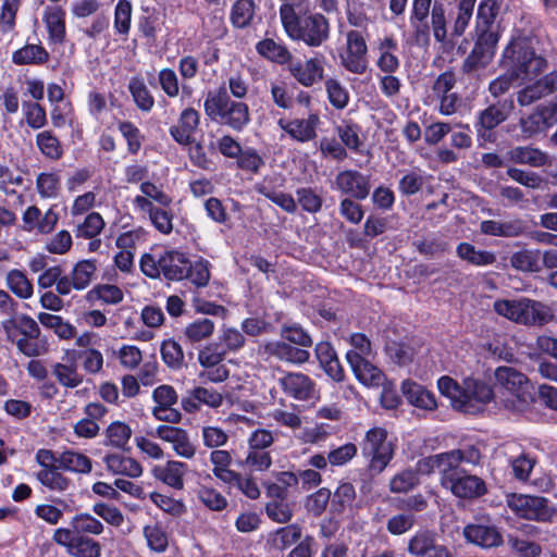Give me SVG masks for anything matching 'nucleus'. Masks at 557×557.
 Wrapping results in <instances>:
<instances>
[{"instance_id": "28", "label": "nucleus", "mask_w": 557, "mask_h": 557, "mask_svg": "<svg viewBox=\"0 0 557 557\" xmlns=\"http://www.w3.org/2000/svg\"><path fill=\"white\" fill-rule=\"evenodd\" d=\"M103 462L108 471L117 475L136 479L144 472L141 465L136 459L120 453L107 454L103 457Z\"/></svg>"}, {"instance_id": "60", "label": "nucleus", "mask_w": 557, "mask_h": 557, "mask_svg": "<svg viewBox=\"0 0 557 557\" xmlns=\"http://www.w3.org/2000/svg\"><path fill=\"white\" fill-rule=\"evenodd\" d=\"M107 443L117 448H123L132 435L131 428L120 421L111 423L107 429Z\"/></svg>"}, {"instance_id": "41", "label": "nucleus", "mask_w": 557, "mask_h": 557, "mask_svg": "<svg viewBox=\"0 0 557 557\" xmlns=\"http://www.w3.org/2000/svg\"><path fill=\"white\" fill-rule=\"evenodd\" d=\"M356 499V490L350 482H341L336 487L331 502L332 510L336 513L351 509Z\"/></svg>"}, {"instance_id": "40", "label": "nucleus", "mask_w": 557, "mask_h": 557, "mask_svg": "<svg viewBox=\"0 0 557 557\" xmlns=\"http://www.w3.org/2000/svg\"><path fill=\"white\" fill-rule=\"evenodd\" d=\"M36 189L42 199H55L61 191L58 172H42L36 178Z\"/></svg>"}, {"instance_id": "3", "label": "nucleus", "mask_w": 557, "mask_h": 557, "mask_svg": "<svg viewBox=\"0 0 557 557\" xmlns=\"http://www.w3.org/2000/svg\"><path fill=\"white\" fill-rule=\"evenodd\" d=\"M206 115L214 123L242 132L250 123L247 103L231 99L225 87L210 90L203 102Z\"/></svg>"}, {"instance_id": "13", "label": "nucleus", "mask_w": 557, "mask_h": 557, "mask_svg": "<svg viewBox=\"0 0 557 557\" xmlns=\"http://www.w3.org/2000/svg\"><path fill=\"white\" fill-rule=\"evenodd\" d=\"M498 41L496 33L476 35L474 47L462 64L463 72L472 73L485 67L492 61Z\"/></svg>"}, {"instance_id": "20", "label": "nucleus", "mask_w": 557, "mask_h": 557, "mask_svg": "<svg viewBox=\"0 0 557 557\" xmlns=\"http://www.w3.org/2000/svg\"><path fill=\"white\" fill-rule=\"evenodd\" d=\"M346 359L356 377L366 386H380L385 377L382 371L372 364L369 358L362 359L355 354H346Z\"/></svg>"}, {"instance_id": "51", "label": "nucleus", "mask_w": 557, "mask_h": 557, "mask_svg": "<svg viewBox=\"0 0 557 557\" xmlns=\"http://www.w3.org/2000/svg\"><path fill=\"white\" fill-rule=\"evenodd\" d=\"M36 144L44 156L51 160H58L62 156V148L59 139L51 131H44L37 134Z\"/></svg>"}, {"instance_id": "46", "label": "nucleus", "mask_w": 557, "mask_h": 557, "mask_svg": "<svg viewBox=\"0 0 557 557\" xmlns=\"http://www.w3.org/2000/svg\"><path fill=\"white\" fill-rule=\"evenodd\" d=\"M128 90L138 109L144 112H149L152 109L154 99L141 78L133 77L129 81Z\"/></svg>"}, {"instance_id": "56", "label": "nucleus", "mask_w": 557, "mask_h": 557, "mask_svg": "<svg viewBox=\"0 0 557 557\" xmlns=\"http://www.w3.org/2000/svg\"><path fill=\"white\" fill-rule=\"evenodd\" d=\"M144 536L151 550L162 553L166 549L169 544L168 534L158 523L146 525Z\"/></svg>"}, {"instance_id": "64", "label": "nucleus", "mask_w": 557, "mask_h": 557, "mask_svg": "<svg viewBox=\"0 0 557 557\" xmlns=\"http://www.w3.org/2000/svg\"><path fill=\"white\" fill-rule=\"evenodd\" d=\"M331 496L332 493L329 488L321 487L307 497L305 506L310 513L320 516L326 509Z\"/></svg>"}, {"instance_id": "31", "label": "nucleus", "mask_w": 557, "mask_h": 557, "mask_svg": "<svg viewBox=\"0 0 557 557\" xmlns=\"http://www.w3.org/2000/svg\"><path fill=\"white\" fill-rule=\"evenodd\" d=\"M301 537V528L296 524H288L271 532L267 537V546L271 552H283Z\"/></svg>"}, {"instance_id": "44", "label": "nucleus", "mask_w": 557, "mask_h": 557, "mask_svg": "<svg viewBox=\"0 0 557 557\" xmlns=\"http://www.w3.org/2000/svg\"><path fill=\"white\" fill-rule=\"evenodd\" d=\"M510 264L522 272H540V250L523 249L512 253Z\"/></svg>"}, {"instance_id": "52", "label": "nucleus", "mask_w": 557, "mask_h": 557, "mask_svg": "<svg viewBox=\"0 0 557 557\" xmlns=\"http://www.w3.org/2000/svg\"><path fill=\"white\" fill-rule=\"evenodd\" d=\"M419 483L414 470L406 469L396 473L389 481V491L395 494L408 493Z\"/></svg>"}, {"instance_id": "36", "label": "nucleus", "mask_w": 557, "mask_h": 557, "mask_svg": "<svg viewBox=\"0 0 557 557\" xmlns=\"http://www.w3.org/2000/svg\"><path fill=\"white\" fill-rule=\"evenodd\" d=\"M256 15L253 0H236L232 5L230 20L234 27L246 28L251 25Z\"/></svg>"}, {"instance_id": "15", "label": "nucleus", "mask_w": 557, "mask_h": 557, "mask_svg": "<svg viewBox=\"0 0 557 557\" xmlns=\"http://www.w3.org/2000/svg\"><path fill=\"white\" fill-rule=\"evenodd\" d=\"M333 188L347 198L364 200L371 190L370 177L356 170H343L336 174Z\"/></svg>"}, {"instance_id": "59", "label": "nucleus", "mask_w": 557, "mask_h": 557, "mask_svg": "<svg viewBox=\"0 0 557 557\" xmlns=\"http://www.w3.org/2000/svg\"><path fill=\"white\" fill-rule=\"evenodd\" d=\"M226 356V350L218 343L203 347L198 352V361L203 368H214L220 364Z\"/></svg>"}, {"instance_id": "47", "label": "nucleus", "mask_w": 557, "mask_h": 557, "mask_svg": "<svg viewBox=\"0 0 557 557\" xmlns=\"http://www.w3.org/2000/svg\"><path fill=\"white\" fill-rule=\"evenodd\" d=\"M196 494L198 500L209 510L222 511L228 505L226 497L213 487L200 485Z\"/></svg>"}, {"instance_id": "25", "label": "nucleus", "mask_w": 557, "mask_h": 557, "mask_svg": "<svg viewBox=\"0 0 557 557\" xmlns=\"http://www.w3.org/2000/svg\"><path fill=\"white\" fill-rule=\"evenodd\" d=\"M447 482L448 485L445 488L450 490L455 496L460 498L478 497L485 493L484 482L476 475L466 474L463 470Z\"/></svg>"}, {"instance_id": "29", "label": "nucleus", "mask_w": 557, "mask_h": 557, "mask_svg": "<svg viewBox=\"0 0 557 557\" xmlns=\"http://www.w3.org/2000/svg\"><path fill=\"white\" fill-rule=\"evenodd\" d=\"M264 350L269 356L276 357L277 359L301 364L309 360L310 354L304 348L294 347L285 342L275 341L264 345Z\"/></svg>"}, {"instance_id": "8", "label": "nucleus", "mask_w": 557, "mask_h": 557, "mask_svg": "<svg viewBox=\"0 0 557 557\" xmlns=\"http://www.w3.org/2000/svg\"><path fill=\"white\" fill-rule=\"evenodd\" d=\"M506 504L516 516L523 519L546 520L550 516L547 500L540 496L512 493L506 496Z\"/></svg>"}, {"instance_id": "27", "label": "nucleus", "mask_w": 557, "mask_h": 557, "mask_svg": "<svg viewBox=\"0 0 557 557\" xmlns=\"http://www.w3.org/2000/svg\"><path fill=\"white\" fill-rule=\"evenodd\" d=\"M499 10L500 4L497 0H482L480 2L476 13V35L496 33L500 36L499 26L495 24Z\"/></svg>"}, {"instance_id": "16", "label": "nucleus", "mask_w": 557, "mask_h": 557, "mask_svg": "<svg viewBox=\"0 0 557 557\" xmlns=\"http://www.w3.org/2000/svg\"><path fill=\"white\" fill-rule=\"evenodd\" d=\"M154 435L170 443L172 449L178 457L185 459H193L195 457L197 447L184 429L171 425H159L154 431Z\"/></svg>"}, {"instance_id": "37", "label": "nucleus", "mask_w": 557, "mask_h": 557, "mask_svg": "<svg viewBox=\"0 0 557 557\" xmlns=\"http://www.w3.org/2000/svg\"><path fill=\"white\" fill-rule=\"evenodd\" d=\"M58 460L59 468L70 472L89 473L91 471L90 458L78 451H63L59 454Z\"/></svg>"}, {"instance_id": "38", "label": "nucleus", "mask_w": 557, "mask_h": 557, "mask_svg": "<svg viewBox=\"0 0 557 557\" xmlns=\"http://www.w3.org/2000/svg\"><path fill=\"white\" fill-rule=\"evenodd\" d=\"M48 59V52L40 45H26L12 54V61L17 65L42 64L47 62Z\"/></svg>"}, {"instance_id": "21", "label": "nucleus", "mask_w": 557, "mask_h": 557, "mask_svg": "<svg viewBox=\"0 0 557 557\" xmlns=\"http://www.w3.org/2000/svg\"><path fill=\"white\" fill-rule=\"evenodd\" d=\"M373 50L376 55L375 65L383 74H394L399 69L400 61L396 54L398 46L393 38L379 39Z\"/></svg>"}, {"instance_id": "58", "label": "nucleus", "mask_w": 557, "mask_h": 557, "mask_svg": "<svg viewBox=\"0 0 557 557\" xmlns=\"http://www.w3.org/2000/svg\"><path fill=\"white\" fill-rule=\"evenodd\" d=\"M69 555L73 557H100L101 545L89 536L79 535Z\"/></svg>"}, {"instance_id": "11", "label": "nucleus", "mask_w": 557, "mask_h": 557, "mask_svg": "<svg viewBox=\"0 0 557 557\" xmlns=\"http://www.w3.org/2000/svg\"><path fill=\"white\" fill-rule=\"evenodd\" d=\"M437 472L441 474V482L445 487L448 485L447 480H453L460 474L462 471L460 465L462 462L476 463L480 459V453L474 448L456 449L437 454Z\"/></svg>"}, {"instance_id": "7", "label": "nucleus", "mask_w": 557, "mask_h": 557, "mask_svg": "<svg viewBox=\"0 0 557 557\" xmlns=\"http://www.w3.org/2000/svg\"><path fill=\"white\" fill-rule=\"evenodd\" d=\"M368 45L359 30H349L346 34V44L339 52L341 65L349 73L362 75L369 67Z\"/></svg>"}, {"instance_id": "17", "label": "nucleus", "mask_w": 557, "mask_h": 557, "mask_svg": "<svg viewBox=\"0 0 557 557\" xmlns=\"http://www.w3.org/2000/svg\"><path fill=\"white\" fill-rule=\"evenodd\" d=\"M412 557H451L449 549L440 543L430 531H418L408 543Z\"/></svg>"}, {"instance_id": "14", "label": "nucleus", "mask_w": 557, "mask_h": 557, "mask_svg": "<svg viewBox=\"0 0 557 557\" xmlns=\"http://www.w3.org/2000/svg\"><path fill=\"white\" fill-rule=\"evenodd\" d=\"M512 109V101L504 100L493 103L481 111L475 124L479 139L492 141L494 138L491 131L506 121Z\"/></svg>"}, {"instance_id": "54", "label": "nucleus", "mask_w": 557, "mask_h": 557, "mask_svg": "<svg viewBox=\"0 0 557 557\" xmlns=\"http://www.w3.org/2000/svg\"><path fill=\"white\" fill-rule=\"evenodd\" d=\"M325 90L330 103L338 110L347 107L349 102V92L336 78L325 81Z\"/></svg>"}, {"instance_id": "57", "label": "nucleus", "mask_w": 557, "mask_h": 557, "mask_svg": "<svg viewBox=\"0 0 557 557\" xmlns=\"http://www.w3.org/2000/svg\"><path fill=\"white\" fill-rule=\"evenodd\" d=\"M149 498L158 508L172 516H181L186 510L182 500L158 492L150 493Z\"/></svg>"}, {"instance_id": "62", "label": "nucleus", "mask_w": 557, "mask_h": 557, "mask_svg": "<svg viewBox=\"0 0 557 557\" xmlns=\"http://www.w3.org/2000/svg\"><path fill=\"white\" fill-rule=\"evenodd\" d=\"M358 453L354 443H345L329 451V462L332 467H344L349 463Z\"/></svg>"}, {"instance_id": "63", "label": "nucleus", "mask_w": 557, "mask_h": 557, "mask_svg": "<svg viewBox=\"0 0 557 557\" xmlns=\"http://www.w3.org/2000/svg\"><path fill=\"white\" fill-rule=\"evenodd\" d=\"M416 516L411 512H401L392 516L386 523L387 531L393 535H401L413 528Z\"/></svg>"}, {"instance_id": "39", "label": "nucleus", "mask_w": 557, "mask_h": 557, "mask_svg": "<svg viewBox=\"0 0 557 557\" xmlns=\"http://www.w3.org/2000/svg\"><path fill=\"white\" fill-rule=\"evenodd\" d=\"M52 374L61 385L67 388H75L83 382V375L78 372L75 361L55 363L52 367Z\"/></svg>"}, {"instance_id": "5", "label": "nucleus", "mask_w": 557, "mask_h": 557, "mask_svg": "<svg viewBox=\"0 0 557 557\" xmlns=\"http://www.w3.org/2000/svg\"><path fill=\"white\" fill-rule=\"evenodd\" d=\"M493 308L497 314L523 325H543L553 319L547 305L525 297L498 299Z\"/></svg>"}, {"instance_id": "42", "label": "nucleus", "mask_w": 557, "mask_h": 557, "mask_svg": "<svg viewBox=\"0 0 557 557\" xmlns=\"http://www.w3.org/2000/svg\"><path fill=\"white\" fill-rule=\"evenodd\" d=\"M257 51L261 55L278 64H289V62L293 59L292 53L288 51V49L285 46L277 44L273 39H264L260 41L257 45Z\"/></svg>"}, {"instance_id": "43", "label": "nucleus", "mask_w": 557, "mask_h": 557, "mask_svg": "<svg viewBox=\"0 0 557 557\" xmlns=\"http://www.w3.org/2000/svg\"><path fill=\"white\" fill-rule=\"evenodd\" d=\"M257 191L273 201L286 212L293 213L296 211V202L294 198L288 194L273 189L270 186L268 178H264L257 185Z\"/></svg>"}, {"instance_id": "61", "label": "nucleus", "mask_w": 557, "mask_h": 557, "mask_svg": "<svg viewBox=\"0 0 557 557\" xmlns=\"http://www.w3.org/2000/svg\"><path fill=\"white\" fill-rule=\"evenodd\" d=\"M161 356L163 361L172 369H180L184 363L183 349L174 339H168L162 343Z\"/></svg>"}, {"instance_id": "35", "label": "nucleus", "mask_w": 557, "mask_h": 557, "mask_svg": "<svg viewBox=\"0 0 557 557\" xmlns=\"http://www.w3.org/2000/svg\"><path fill=\"white\" fill-rule=\"evenodd\" d=\"M456 252L460 259L475 267L490 265L496 261V257L493 252L476 249L469 243H460L457 246Z\"/></svg>"}, {"instance_id": "24", "label": "nucleus", "mask_w": 557, "mask_h": 557, "mask_svg": "<svg viewBox=\"0 0 557 557\" xmlns=\"http://www.w3.org/2000/svg\"><path fill=\"white\" fill-rule=\"evenodd\" d=\"M468 542L482 548H493L503 544V536L494 525L469 524L463 529Z\"/></svg>"}, {"instance_id": "55", "label": "nucleus", "mask_w": 557, "mask_h": 557, "mask_svg": "<svg viewBox=\"0 0 557 557\" xmlns=\"http://www.w3.org/2000/svg\"><path fill=\"white\" fill-rule=\"evenodd\" d=\"M510 158L517 163L541 166L546 162V156L539 149L531 147H518L510 151Z\"/></svg>"}, {"instance_id": "18", "label": "nucleus", "mask_w": 557, "mask_h": 557, "mask_svg": "<svg viewBox=\"0 0 557 557\" xmlns=\"http://www.w3.org/2000/svg\"><path fill=\"white\" fill-rule=\"evenodd\" d=\"M187 472L188 465L178 460H169L163 465L154 466L151 470L156 480L177 491L184 488Z\"/></svg>"}, {"instance_id": "23", "label": "nucleus", "mask_w": 557, "mask_h": 557, "mask_svg": "<svg viewBox=\"0 0 557 557\" xmlns=\"http://www.w3.org/2000/svg\"><path fill=\"white\" fill-rule=\"evenodd\" d=\"M557 91V72H552L518 94L520 106H530L536 100Z\"/></svg>"}, {"instance_id": "33", "label": "nucleus", "mask_w": 557, "mask_h": 557, "mask_svg": "<svg viewBox=\"0 0 557 557\" xmlns=\"http://www.w3.org/2000/svg\"><path fill=\"white\" fill-rule=\"evenodd\" d=\"M272 465L273 459L271 453L263 449H247L246 457L238 461V466L251 474L267 472Z\"/></svg>"}, {"instance_id": "32", "label": "nucleus", "mask_w": 557, "mask_h": 557, "mask_svg": "<svg viewBox=\"0 0 557 557\" xmlns=\"http://www.w3.org/2000/svg\"><path fill=\"white\" fill-rule=\"evenodd\" d=\"M44 21L49 33V40L53 44H61L65 38V13L59 7H48L45 11Z\"/></svg>"}, {"instance_id": "45", "label": "nucleus", "mask_w": 557, "mask_h": 557, "mask_svg": "<svg viewBox=\"0 0 557 557\" xmlns=\"http://www.w3.org/2000/svg\"><path fill=\"white\" fill-rule=\"evenodd\" d=\"M215 329L214 322L209 318L196 319L188 323L184 330V335L190 343H198L209 338Z\"/></svg>"}, {"instance_id": "22", "label": "nucleus", "mask_w": 557, "mask_h": 557, "mask_svg": "<svg viewBox=\"0 0 557 557\" xmlns=\"http://www.w3.org/2000/svg\"><path fill=\"white\" fill-rule=\"evenodd\" d=\"M188 261L187 257L180 251L170 250L161 253L159 256L161 275L172 281L185 278L188 273Z\"/></svg>"}, {"instance_id": "1", "label": "nucleus", "mask_w": 557, "mask_h": 557, "mask_svg": "<svg viewBox=\"0 0 557 557\" xmlns=\"http://www.w3.org/2000/svg\"><path fill=\"white\" fill-rule=\"evenodd\" d=\"M502 62L509 74L502 75L490 83L488 90L494 97L505 94L513 79H532L546 65L542 57L535 54L525 38H512L503 52Z\"/></svg>"}, {"instance_id": "48", "label": "nucleus", "mask_w": 557, "mask_h": 557, "mask_svg": "<svg viewBox=\"0 0 557 557\" xmlns=\"http://www.w3.org/2000/svg\"><path fill=\"white\" fill-rule=\"evenodd\" d=\"M71 527L79 535H99L104 531L103 523L87 512L75 515L71 520Z\"/></svg>"}, {"instance_id": "2", "label": "nucleus", "mask_w": 557, "mask_h": 557, "mask_svg": "<svg viewBox=\"0 0 557 557\" xmlns=\"http://www.w3.org/2000/svg\"><path fill=\"white\" fill-rule=\"evenodd\" d=\"M280 17L292 40L302 41L310 48H318L330 39L331 25L321 13H310L300 18L289 5H281Z\"/></svg>"}, {"instance_id": "26", "label": "nucleus", "mask_w": 557, "mask_h": 557, "mask_svg": "<svg viewBox=\"0 0 557 557\" xmlns=\"http://www.w3.org/2000/svg\"><path fill=\"white\" fill-rule=\"evenodd\" d=\"M319 122V117L315 114L309 115L308 119H296L293 121H286L281 119L278 126L293 139L306 143L315 137V127Z\"/></svg>"}, {"instance_id": "9", "label": "nucleus", "mask_w": 557, "mask_h": 557, "mask_svg": "<svg viewBox=\"0 0 557 557\" xmlns=\"http://www.w3.org/2000/svg\"><path fill=\"white\" fill-rule=\"evenodd\" d=\"M326 58L315 53L305 60H293L288 64L290 75L304 87H312L324 79Z\"/></svg>"}, {"instance_id": "53", "label": "nucleus", "mask_w": 557, "mask_h": 557, "mask_svg": "<svg viewBox=\"0 0 557 557\" xmlns=\"http://www.w3.org/2000/svg\"><path fill=\"white\" fill-rule=\"evenodd\" d=\"M60 468L41 469L37 473L38 481L52 491L63 492L69 487L70 480L59 472Z\"/></svg>"}, {"instance_id": "10", "label": "nucleus", "mask_w": 557, "mask_h": 557, "mask_svg": "<svg viewBox=\"0 0 557 557\" xmlns=\"http://www.w3.org/2000/svg\"><path fill=\"white\" fill-rule=\"evenodd\" d=\"M493 398V391L486 383L468 377L463 381L462 397L457 401V410L468 414L479 413Z\"/></svg>"}, {"instance_id": "50", "label": "nucleus", "mask_w": 557, "mask_h": 557, "mask_svg": "<svg viewBox=\"0 0 557 557\" xmlns=\"http://www.w3.org/2000/svg\"><path fill=\"white\" fill-rule=\"evenodd\" d=\"M106 223L98 212H89L83 222L76 225V236L82 238H95L103 230Z\"/></svg>"}, {"instance_id": "6", "label": "nucleus", "mask_w": 557, "mask_h": 557, "mask_svg": "<svg viewBox=\"0 0 557 557\" xmlns=\"http://www.w3.org/2000/svg\"><path fill=\"white\" fill-rule=\"evenodd\" d=\"M362 455L369 459V470L381 473L394 457V445L387 438V432L382 428L370 429L362 443Z\"/></svg>"}, {"instance_id": "30", "label": "nucleus", "mask_w": 557, "mask_h": 557, "mask_svg": "<svg viewBox=\"0 0 557 557\" xmlns=\"http://www.w3.org/2000/svg\"><path fill=\"white\" fill-rule=\"evenodd\" d=\"M401 392L408 403L419 409L434 410L436 408L434 395L424 386L413 381H404L401 384Z\"/></svg>"}, {"instance_id": "49", "label": "nucleus", "mask_w": 557, "mask_h": 557, "mask_svg": "<svg viewBox=\"0 0 557 557\" xmlns=\"http://www.w3.org/2000/svg\"><path fill=\"white\" fill-rule=\"evenodd\" d=\"M7 285L17 297L28 299L32 297L34 288L30 281L21 270H11L7 274Z\"/></svg>"}, {"instance_id": "19", "label": "nucleus", "mask_w": 557, "mask_h": 557, "mask_svg": "<svg viewBox=\"0 0 557 557\" xmlns=\"http://www.w3.org/2000/svg\"><path fill=\"white\" fill-rule=\"evenodd\" d=\"M199 122L200 115L198 111L193 108H186L181 112L177 123L170 127V135L177 144L188 146L194 141V133Z\"/></svg>"}, {"instance_id": "34", "label": "nucleus", "mask_w": 557, "mask_h": 557, "mask_svg": "<svg viewBox=\"0 0 557 557\" xmlns=\"http://www.w3.org/2000/svg\"><path fill=\"white\" fill-rule=\"evenodd\" d=\"M97 262L94 259H84L74 264L70 275L75 285V290L86 289L95 280Z\"/></svg>"}, {"instance_id": "12", "label": "nucleus", "mask_w": 557, "mask_h": 557, "mask_svg": "<svg viewBox=\"0 0 557 557\" xmlns=\"http://www.w3.org/2000/svg\"><path fill=\"white\" fill-rule=\"evenodd\" d=\"M282 391L290 398L299 401H317L319 393L314 381L301 372H288L278 379Z\"/></svg>"}, {"instance_id": "4", "label": "nucleus", "mask_w": 557, "mask_h": 557, "mask_svg": "<svg viewBox=\"0 0 557 557\" xmlns=\"http://www.w3.org/2000/svg\"><path fill=\"white\" fill-rule=\"evenodd\" d=\"M496 386L504 407L516 413L524 412L533 401L532 385L528 377L512 367H498L495 370Z\"/></svg>"}]
</instances>
